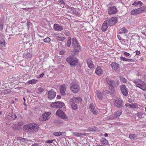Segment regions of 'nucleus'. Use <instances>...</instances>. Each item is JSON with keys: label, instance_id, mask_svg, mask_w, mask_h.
<instances>
[{"label": "nucleus", "instance_id": "nucleus-1", "mask_svg": "<svg viewBox=\"0 0 146 146\" xmlns=\"http://www.w3.org/2000/svg\"><path fill=\"white\" fill-rule=\"evenodd\" d=\"M134 83V86L140 88L143 91L146 90V84L141 79H135L133 81Z\"/></svg>", "mask_w": 146, "mask_h": 146}, {"label": "nucleus", "instance_id": "nucleus-2", "mask_svg": "<svg viewBox=\"0 0 146 146\" xmlns=\"http://www.w3.org/2000/svg\"><path fill=\"white\" fill-rule=\"evenodd\" d=\"M26 128L25 130L30 132H35L37 131L38 128L37 125L35 124L30 123L25 125L23 128Z\"/></svg>", "mask_w": 146, "mask_h": 146}, {"label": "nucleus", "instance_id": "nucleus-3", "mask_svg": "<svg viewBox=\"0 0 146 146\" xmlns=\"http://www.w3.org/2000/svg\"><path fill=\"white\" fill-rule=\"evenodd\" d=\"M66 60L71 66H75L78 64V60L74 56H68L66 58Z\"/></svg>", "mask_w": 146, "mask_h": 146}, {"label": "nucleus", "instance_id": "nucleus-4", "mask_svg": "<svg viewBox=\"0 0 146 146\" xmlns=\"http://www.w3.org/2000/svg\"><path fill=\"white\" fill-rule=\"evenodd\" d=\"M72 44L73 48L76 50L75 53L78 52L80 49V46L78 42L75 38H73L72 39Z\"/></svg>", "mask_w": 146, "mask_h": 146}, {"label": "nucleus", "instance_id": "nucleus-5", "mask_svg": "<svg viewBox=\"0 0 146 146\" xmlns=\"http://www.w3.org/2000/svg\"><path fill=\"white\" fill-rule=\"evenodd\" d=\"M51 113L49 112H46L43 113L39 118L40 121H45L48 120L50 117Z\"/></svg>", "mask_w": 146, "mask_h": 146}, {"label": "nucleus", "instance_id": "nucleus-6", "mask_svg": "<svg viewBox=\"0 0 146 146\" xmlns=\"http://www.w3.org/2000/svg\"><path fill=\"white\" fill-rule=\"evenodd\" d=\"M70 89L72 92L74 93H77L80 90V86L76 83H72L70 87Z\"/></svg>", "mask_w": 146, "mask_h": 146}, {"label": "nucleus", "instance_id": "nucleus-7", "mask_svg": "<svg viewBox=\"0 0 146 146\" xmlns=\"http://www.w3.org/2000/svg\"><path fill=\"white\" fill-rule=\"evenodd\" d=\"M108 10V14L110 15L115 14L117 12V9L115 6L109 7Z\"/></svg>", "mask_w": 146, "mask_h": 146}, {"label": "nucleus", "instance_id": "nucleus-8", "mask_svg": "<svg viewBox=\"0 0 146 146\" xmlns=\"http://www.w3.org/2000/svg\"><path fill=\"white\" fill-rule=\"evenodd\" d=\"M56 115L59 117L63 119H67V117L64 112L61 110H58L56 113Z\"/></svg>", "mask_w": 146, "mask_h": 146}, {"label": "nucleus", "instance_id": "nucleus-9", "mask_svg": "<svg viewBox=\"0 0 146 146\" xmlns=\"http://www.w3.org/2000/svg\"><path fill=\"white\" fill-rule=\"evenodd\" d=\"M63 105H64L63 103L58 101L52 103L51 104V106L53 108H61Z\"/></svg>", "mask_w": 146, "mask_h": 146}, {"label": "nucleus", "instance_id": "nucleus-10", "mask_svg": "<svg viewBox=\"0 0 146 146\" xmlns=\"http://www.w3.org/2000/svg\"><path fill=\"white\" fill-rule=\"evenodd\" d=\"M123 101L119 98H117L115 100L114 105L117 108H121L122 106Z\"/></svg>", "mask_w": 146, "mask_h": 146}, {"label": "nucleus", "instance_id": "nucleus-11", "mask_svg": "<svg viewBox=\"0 0 146 146\" xmlns=\"http://www.w3.org/2000/svg\"><path fill=\"white\" fill-rule=\"evenodd\" d=\"M120 88L122 93L125 96H126L128 95V90L126 86L124 85L120 86Z\"/></svg>", "mask_w": 146, "mask_h": 146}, {"label": "nucleus", "instance_id": "nucleus-12", "mask_svg": "<svg viewBox=\"0 0 146 146\" xmlns=\"http://www.w3.org/2000/svg\"><path fill=\"white\" fill-rule=\"evenodd\" d=\"M56 93L53 90H50L48 91V98L50 99L54 98L56 96Z\"/></svg>", "mask_w": 146, "mask_h": 146}, {"label": "nucleus", "instance_id": "nucleus-13", "mask_svg": "<svg viewBox=\"0 0 146 146\" xmlns=\"http://www.w3.org/2000/svg\"><path fill=\"white\" fill-rule=\"evenodd\" d=\"M117 21V18L115 17H113L110 19L108 23L109 25L112 26L116 23Z\"/></svg>", "mask_w": 146, "mask_h": 146}, {"label": "nucleus", "instance_id": "nucleus-14", "mask_svg": "<svg viewBox=\"0 0 146 146\" xmlns=\"http://www.w3.org/2000/svg\"><path fill=\"white\" fill-rule=\"evenodd\" d=\"M105 81L109 86L111 87H113L115 84V82L114 81L110 79L108 77L105 78Z\"/></svg>", "mask_w": 146, "mask_h": 146}, {"label": "nucleus", "instance_id": "nucleus-15", "mask_svg": "<svg viewBox=\"0 0 146 146\" xmlns=\"http://www.w3.org/2000/svg\"><path fill=\"white\" fill-rule=\"evenodd\" d=\"M16 117V115L13 113L8 114L6 117L8 120L10 121L14 119Z\"/></svg>", "mask_w": 146, "mask_h": 146}, {"label": "nucleus", "instance_id": "nucleus-16", "mask_svg": "<svg viewBox=\"0 0 146 146\" xmlns=\"http://www.w3.org/2000/svg\"><path fill=\"white\" fill-rule=\"evenodd\" d=\"M111 66L113 70L116 72L119 69V64L116 62H113L111 64Z\"/></svg>", "mask_w": 146, "mask_h": 146}, {"label": "nucleus", "instance_id": "nucleus-17", "mask_svg": "<svg viewBox=\"0 0 146 146\" xmlns=\"http://www.w3.org/2000/svg\"><path fill=\"white\" fill-rule=\"evenodd\" d=\"M87 63L88 67L90 69H92L94 67V65L93 63L92 59L91 58H89L87 61Z\"/></svg>", "mask_w": 146, "mask_h": 146}, {"label": "nucleus", "instance_id": "nucleus-18", "mask_svg": "<svg viewBox=\"0 0 146 146\" xmlns=\"http://www.w3.org/2000/svg\"><path fill=\"white\" fill-rule=\"evenodd\" d=\"M89 108L91 111L94 115L97 114L98 113V111L95 108L93 104H92L90 105Z\"/></svg>", "mask_w": 146, "mask_h": 146}, {"label": "nucleus", "instance_id": "nucleus-19", "mask_svg": "<svg viewBox=\"0 0 146 146\" xmlns=\"http://www.w3.org/2000/svg\"><path fill=\"white\" fill-rule=\"evenodd\" d=\"M60 92L62 95H66V88L65 85L63 84L60 86Z\"/></svg>", "mask_w": 146, "mask_h": 146}, {"label": "nucleus", "instance_id": "nucleus-20", "mask_svg": "<svg viewBox=\"0 0 146 146\" xmlns=\"http://www.w3.org/2000/svg\"><path fill=\"white\" fill-rule=\"evenodd\" d=\"M53 28L56 31H61L63 29V27L58 24H55L54 25Z\"/></svg>", "mask_w": 146, "mask_h": 146}, {"label": "nucleus", "instance_id": "nucleus-21", "mask_svg": "<svg viewBox=\"0 0 146 146\" xmlns=\"http://www.w3.org/2000/svg\"><path fill=\"white\" fill-rule=\"evenodd\" d=\"M108 21H105L103 24L102 27V31L104 32L108 27Z\"/></svg>", "mask_w": 146, "mask_h": 146}, {"label": "nucleus", "instance_id": "nucleus-22", "mask_svg": "<svg viewBox=\"0 0 146 146\" xmlns=\"http://www.w3.org/2000/svg\"><path fill=\"white\" fill-rule=\"evenodd\" d=\"M103 71L100 66H98L96 69L95 73L98 76H100L103 73Z\"/></svg>", "mask_w": 146, "mask_h": 146}, {"label": "nucleus", "instance_id": "nucleus-23", "mask_svg": "<svg viewBox=\"0 0 146 146\" xmlns=\"http://www.w3.org/2000/svg\"><path fill=\"white\" fill-rule=\"evenodd\" d=\"M141 13L139 8L133 9L131 11V14L132 15H135Z\"/></svg>", "mask_w": 146, "mask_h": 146}, {"label": "nucleus", "instance_id": "nucleus-24", "mask_svg": "<svg viewBox=\"0 0 146 146\" xmlns=\"http://www.w3.org/2000/svg\"><path fill=\"white\" fill-rule=\"evenodd\" d=\"M72 100L73 102L77 103L82 101V99L80 97H73L72 99Z\"/></svg>", "mask_w": 146, "mask_h": 146}, {"label": "nucleus", "instance_id": "nucleus-25", "mask_svg": "<svg viewBox=\"0 0 146 146\" xmlns=\"http://www.w3.org/2000/svg\"><path fill=\"white\" fill-rule=\"evenodd\" d=\"M31 56V54L27 52H25L23 54V58H30Z\"/></svg>", "mask_w": 146, "mask_h": 146}, {"label": "nucleus", "instance_id": "nucleus-26", "mask_svg": "<svg viewBox=\"0 0 146 146\" xmlns=\"http://www.w3.org/2000/svg\"><path fill=\"white\" fill-rule=\"evenodd\" d=\"M66 133L65 132H56L53 133V135L56 136H59L63 135H65Z\"/></svg>", "mask_w": 146, "mask_h": 146}, {"label": "nucleus", "instance_id": "nucleus-27", "mask_svg": "<svg viewBox=\"0 0 146 146\" xmlns=\"http://www.w3.org/2000/svg\"><path fill=\"white\" fill-rule=\"evenodd\" d=\"M120 58L121 59V60L125 61L128 62H134V60L133 59H129V58H126L125 57H123V56H121L120 57Z\"/></svg>", "mask_w": 146, "mask_h": 146}, {"label": "nucleus", "instance_id": "nucleus-28", "mask_svg": "<svg viewBox=\"0 0 146 146\" xmlns=\"http://www.w3.org/2000/svg\"><path fill=\"white\" fill-rule=\"evenodd\" d=\"M101 143L103 144L108 145V141L104 138H102L100 140Z\"/></svg>", "mask_w": 146, "mask_h": 146}, {"label": "nucleus", "instance_id": "nucleus-29", "mask_svg": "<svg viewBox=\"0 0 146 146\" xmlns=\"http://www.w3.org/2000/svg\"><path fill=\"white\" fill-rule=\"evenodd\" d=\"M97 96L100 100H102L103 98V93L98 92L96 93Z\"/></svg>", "mask_w": 146, "mask_h": 146}, {"label": "nucleus", "instance_id": "nucleus-30", "mask_svg": "<svg viewBox=\"0 0 146 146\" xmlns=\"http://www.w3.org/2000/svg\"><path fill=\"white\" fill-rule=\"evenodd\" d=\"M122 113V111L121 110H119L116 111L114 114V116L116 118L119 117Z\"/></svg>", "mask_w": 146, "mask_h": 146}, {"label": "nucleus", "instance_id": "nucleus-31", "mask_svg": "<svg viewBox=\"0 0 146 146\" xmlns=\"http://www.w3.org/2000/svg\"><path fill=\"white\" fill-rule=\"evenodd\" d=\"M65 37L64 36H56V39L59 41H62L65 39Z\"/></svg>", "mask_w": 146, "mask_h": 146}, {"label": "nucleus", "instance_id": "nucleus-32", "mask_svg": "<svg viewBox=\"0 0 146 146\" xmlns=\"http://www.w3.org/2000/svg\"><path fill=\"white\" fill-rule=\"evenodd\" d=\"M128 32V30L125 27H123L121 29V31L119 32V34L126 33H127Z\"/></svg>", "mask_w": 146, "mask_h": 146}, {"label": "nucleus", "instance_id": "nucleus-33", "mask_svg": "<svg viewBox=\"0 0 146 146\" xmlns=\"http://www.w3.org/2000/svg\"><path fill=\"white\" fill-rule=\"evenodd\" d=\"M141 13L144 12L146 11V6H142L139 8Z\"/></svg>", "mask_w": 146, "mask_h": 146}, {"label": "nucleus", "instance_id": "nucleus-34", "mask_svg": "<svg viewBox=\"0 0 146 146\" xmlns=\"http://www.w3.org/2000/svg\"><path fill=\"white\" fill-rule=\"evenodd\" d=\"M71 106L73 110H76L77 109V105L74 102H73L71 103Z\"/></svg>", "mask_w": 146, "mask_h": 146}, {"label": "nucleus", "instance_id": "nucleus-35", "mask_svg": "<svg viewBox=\"0 0 146 146\" xmlns=\"http://www.w3.org/2000/svg\"><path fill=\"white\" fill-rule=\"evenodd\" d=\"M139 4H140V5L141 6L142 5V3L140 1H135L134 3H133L132 4V5L135 6H137Z\"/></svg>", "mask_w": 146, "mask_h": 146}, {"label": "nucleus", "instance_id": "nucleus-36", "mask_svg": "<svg viewBox=\"0 0 146 146\" xmlns=\"http://www.w3.org/2000/svg\"><path fill=\"white\" fill-rule=\"evenodd\" d=\"M37 82V80L35 79H32L29 80L28 82L29 84H36Z\"/></svg>", "mask_w": 146, "mask_h": 146}, {"label": "nucleus", "instance_id": "nucleus-37", "mask_svg": "<svg viewBox=\"0 0 146 146\" xmlns=\"http://www.w3.org/2000/svg\"><path fill=\"white\" fill-rule=\"evenodd\" d=\"M73 135L74 136L77 137H79L81 136V133H77L75 132H72Z\"/></svg>", "mask_w": 146, "mask_h": 146}, {"label": "nucleus", "instance_id": "nucleus-38", "mask_svg": "<svg viewBox=\"0 0 146 146\" xmlns=\"http://www.w3.org/2000/svg\"><path fill=\"white\" fill-rule=\"evenodd\" d=\"M71 39L70 38H69L68 39V40H67V43H66V45L68 47H69L71 44Z\"/></svg>", "mask_w": 146, "mask_h": 146}, {"label": "nucleus", "instance_id": "nucleus-39", "mask_svg": "<svg viewBox=\"0 0 146 146\" xmlns=\"http://www.w3.org/2000/svg\"><path fill=\"white\" fill-rule=\"evenodd\" d=\"M138 107L137 104L136 103L131 104L130 108H135Z\"/></svg>", "mask_w": 146, "mask_h": 146}, {"label": "nucleus", "instance_id": "nucleus-40", "mask_svg": "<svg viewBox=\"0 0 146 146\" xmlns=\"http://www.w3.org/2000/svg\"><path fill=\"white\" fill-rule=\"evenodd\" d=\"M3 20H0V31H2L3 29Z\"/></svg>", "mask_w": 146, "mask_h": 146}, {"label": "nucleus", "instance_id": "nucleus-41", "mask_svg": "<svg viewBox=\"0 0 146 146\" xmlns=\"http://www.w3.org/2000/svg\"><path fill=\"white\" fill-rule=\"evenodd\" d=\"M1 45V46H3L5 45V40L2 38L1 40L0 41Z\"/></svg>", "mask_w": 146, "mask_h": 146}, {"label": "nucleus", "instance_id": "nucleus-42", "mask_svg": "<svg viewBox=\"0 0 146 146\" xmlns=\"http://www.w3.org/2000/svg\"><path fill=\"white\" fill-rule=\"evenodd\" d=\"M43 41L45 42H49L50 41V39L49 37H47L43 40Z\"/></svg>", "mask_w": 146, "mask_h": 146}, {"label": "nucleus", "instance_id": "nucleus-43", "mask_svg": "<svg viewBox=\"0 0 146 146\" xmlns=\"http://www.w3.org/2000/svg\"><path fill=\"white\" fill-rule=\"evenodd\" d=\"M120 80L121 81L123 82L124 83H125L127 82L126 79L122 77H120Z\"/></svg>", "mask_w": 146, "mask_h": 146}, {"label": "nucleus", "instance_id": "nucleus-44", "mask_svg": "<svg viewBox=\"0 0 146 146\" xmlns=\"http://www.w3.org/2000/svg\"><path fill=\"white\" fill-rule=\"evenodd\" d=\"M136 136L135 135L133 134H130L129 135V138L131 139H132L135 137Z\"/></svg>", "mask_w": 146, "mask_h": 146}, {"label": "nucleus", "instance_id": "nucleus-45", "mask_svg": "<svg viewBox=\"0 0 146 146\" xmlns=\"http://www.w3.org/2000/svg\"><path fill=\"white\" fill-rule=\"evenodd\" d=\"M123 53L125 56L126 57H128L129 56L130 57H131V55H130L129 53L125 51H123Z\"/></svg>", "mask_w": 146, "mask_h": 146}, {"label": "nucleus", "instance_id": "nucleus-46", "mask_svg": "<svg viewBox=\"0 0 146 146\" xmlns=\"http://www.w3.org/2000/svg\"><path fill=\"white\" fill-rule=\"evenodd\" d=\"M69 9L71 10V11H72V13H73L75 14L76 13V12L75 9L74 8L72 7H70Z\"/></svg>", "mask_w": 146, "mask_h": 146}, {"label": "nucleus", "instance_id": "nucleus-47", "mask_svg": "<svg viewBox=\"0 0 146 146\" xmlns=\"http://www.w3.org/2000/svg\"><path fill=\"white\" fill-rule=\"evenodd\" d=\"M3 93L5 94H8L10 93L11 91L10 89H8L3 91Z\"/></svg>", "mask_w": 146, "mask_h": 146}, {"label": "nucleus", "instance_id": "nucleus-48", "mask_svg": "<svg viewBox=\"0 0 146 146\" xmlns=\"http://www.w3.org/2000/svg\"><path fill=\"white\" fill-rule=\"evenodd\" d=\"M24 124V123L22 121H19L18 122L17 125L20 126H22Z\"/></svg>", "mask_w": 146, "mask_h": 146}, {"label": "nucleus", "instance_id": "nucleus-49", "mask_svg": "<svg viewBox=\"0 0 146 146\" xmlns=\"http://www.w3.org/2000/svg\"><path fill=\"white\" fill-rule=\"evenodd\" d=\"M66 52V50H62L60 51L59 54L60 55H63Z\"/></svg>", "mask_w": 146, "mask_h": 146}, {"label": "nucleus", "instance_id": "nucleus-50", "mask_svg": "<svg viewBox=\"0 0 146 146\" xmlns=\"http://www.w3.org/2000/svg\"><path fill=\"white\" fill-rule=\"evenodd\" d=\"M102 93H103V94H109L110 93V92L108 90H105L103 91V92Z\"/></svg>", "mask_w": 146, "mask_h": 146}, {"label": "nucleus", "instance_id": "nucleus-51", "mask_svg": "<svg viewBox=\"0 0 146 146\" xmlns=\"http://www.w3.org/2000/svg\"><path fill=\"white\" fill-rule=\"evenodd\" d=\"M138 117L140 118H141L142 117L143 114L141 112H138L137 113Z\"/></svg>", "mask_w": 146, "mask_h": 146}, {"label": "nucleus", "instance_id": "nucleus-52", "mask_svg": "<svg viewBox=\"0 0 146 146\" xmlns=\"http://www.w3.org/2000/svg\"><path fill=\"white\" fill-rule=\"evenodd\" d=\"M17 140H21L23 141V140H25V139L24 138H22L21 137H18L17 138Z\"/></svg>", "mask_w": 146, "mask_h": 146}, {"label": "nucleus", "instance_id": "nucleus-53", "mask_svg": "<svg viewBox=\"0 0 146 146\" xmlns=\"http://www.w3.org/2000/svg\"><path fill=\"white\" fill-rule=\"evenodd\" d=\"M58 2L62 4H65L64 1L63 0H59Z\"/></svg>", "mask_w": 146, "mask_h": 146}, {"label": "nucleus", "instance_id": "nucleus-54", "mask_svg": "<svg viewBox=\"0 0 146 146\" xmlns=\"http://www.w3.org/2000/svg\"><path fill=\"white\" fill-rule=\"evenodd\" d=\"M12 128L13 129H18L16 124H13L12 126Z\"/></svg>", "mask_w": 146, "mask_h": 146}, {"label": "nucleus", "instance_id": "nucleus-55", "mask_svg": "<svg viewBox=\"0 0 146 146\" xmlns=\"http://www.w3.org/2000/svg\"><path fill=\"white\" fill-rule=\"evenodd\" d=\"M54 140H55L54 139V140H48L46 141V143H52L53 141Z\"/></svg>", "mask_w": 146, "mask_h": 146}, {"label": "nucleus", "instance_id": "nucleus-56", "mask_svg": "<svg viewBox=\"0 0 146 146\" xmlns=\"http://www.w3.org/2000/svg\"><path fill=\"white\" fill-rule=\"evenodd\" d=\"M97 129L96 127H94V128H91L90 129V130L92 131H94L96 130Z\"/></svg>", "mask_w": 146, "mask_h": 146}, {"label": "nucleus", "instance_id": "nucleus-57", "mask_svg": "<svg viewBox=\"0 0 146 146\" xmlns=\"http://www.w3.org/2000/svg\"><path fill=\"white\" fill-rule=\"evenodd\" d=\"M130 105L131 104H129L128 103H127L125 104V106L129 108H130Z\"/></svg>", "mask_w": 146, "mask_h": 146}, {"label": "nucleus", "instance_id": "nucleus-58", "mask_svg": "<svg viewBox=\"0 0 146 146\" xmlns=\"http://www.w3.org/2000/svg\"><path fill=\"white\" fill-rule=\"evenodd\" d=\"M136 52V55H138L140 54V52L138 50H136L135 51Z\"/></svg>", "mask_w": 146, "mask_h": 146}, {"label": "nucleus", "instance_id": "nucleus-59", "mask_svg": "<svg viewBox=\"0 0 146 146\" xmlns=\"http://www.w3.org/2000/svg\"><path fill=\"white\" fill-rule=\"evenodd\" d=\"M44 75V74L43 73L42 74H41L39 75V78H42L43 76Z\"/></svg>", "mask_w": 146, "mask_h": 146}, {"label": "nucleus", "instance_id": "nucleus-60", "mask_svg": "<svg viewBox=\"0 0 146 146\" xmlns=\"http://www.w3.org/2000/svg\"><path fill=\"white\" fill-rule=\"evenodd\" d=\"M32 146H38V145L37 143H34L32 145Z\"/></svg>", "mask_w": 146, "mask_h": 146}, {"label": "nucleus", "instance_id": "nucleus-61", "mask_svg": "<svg viewBox=\"0 0 146 146\" xmlns=\"http://www.w3.org/2000/svg\"><path fill=\"white\" fill-rule=\"evenodd\" d=\"M117 37L119 40H121V38L120 35H117Z\"/></svg>", "mask_w": 146, "mask_h": 146}, {"label": "nucleus", "instance_id": "nucleus-62", "mask_svg": "<svg viewBox=\"0 0 146 146\" xmlns=\"http://www.w3.org/2000/svg\"><path fill=\"white\" fill-rule=\"evenodd\" d=\"M129 102H130V103H131V102H133V100H132V99H129Z\"/></svg>", "mask_w": 146, "mask_h": 146}, {"label": "nucleus", "instance_id": "nucleus-63", "mask_svg": "<svg viewBox=\"0 0 146 146\" xmlns=\"http://www.w3.org/2000/svg\"><path fill=\"white\" fill-rule=\"evenodd\" d=\"M88 133H81V135H88Z\"/></svg>", "mask_w": 146, "mask_h": 146}, {"label": "nucleus", "instance_id": "nucleus-64", "mask_svg": "<svg viewBox=\"0 0 146 146\" xmlns=\"http://www.w3.org/2000/svg\"><path fill=\"white\" fill-rule=\"evenodd\" d=\"M60 98H61V96H60L58 95L57 96V98L58 99H59Z\"/></svg>", "mask_w": 146, "mask_h": 146}]
</instances>
